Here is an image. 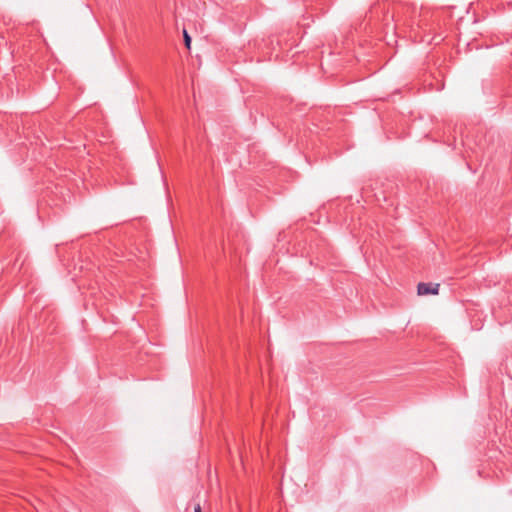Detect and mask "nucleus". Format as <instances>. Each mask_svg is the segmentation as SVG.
<instances>
[{"instance_id": "f257e3e1", "label": "nucleus", "mask_w": 512, "mask_h": 512, "mask_svg": "<svg viewBox=\"0 0 512 512\" xmlns=\"http://www.w3.org/2000/svg\"><path fill=\"white\" fill-rule=\"evenodd\" d=\"M427 17L428 11L417 8L415 5H406L397 20V25L409 30L411 35L416 37L418 30L424 29L428 25Z\"/></svg>"}, {"instance_id": "f03ea898", "label": "nucleus", "mask_w": 512, "mask_h": 512, "mask_svg": "<svg viewBox=\"0 0 512 512\" xmlns=\"http://www.w3.org/2000/svg\"><path fill=\"white\" fill-rule=\"evenodd\" d=\"M417 292L419 295H436L439 292V284L419 283L417 286Z\"/></svg>"}, {"instance_id": "7ed1b4c3", "label": "nucleus", "mask_w": 512, "mask_h": 512, "mask_svg": "<svg viewBox=\"0 0 512 512\" xmlns=\"http://www.w3.org/2000/svg\"><path fill=\"white\" fill-rule=\"evenodd\" d=\"M183 36H184V43H185V46L190 49V45H191V37L189 36V34L187 33L186 30H184L183 32Z\"/></svg>"}, {"instance_id": "20e7f679", "label": "nucleus", "mask_w": 512, "mask_h": 512, "mask_svg": "<svg viewBox=\"0 0 512 512\" xmlns=\"http://www.w3.org/2000/svg\"><path fill=\"white\" fill-rule=\"evenodd\" d=\"M194 512H202L200 504H197V505L194 507Z\"/></svg>"}]
</instances>
